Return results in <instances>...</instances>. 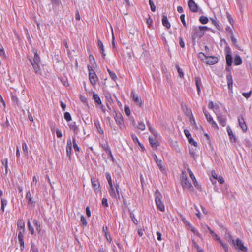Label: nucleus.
Instances as JSON below:
<instances>
[{"label": "nucleus", "instance_id": "nucleus-1", "mask_svg": "<svg viewBox=\"0 0 252 252\" xmlns=\"http://www.w3.org/2000/svg\"><path fill=\"white\" fill-rule=\"evenodd\" d=\"M208 29L206 26H200L198 27L193 26L191 33V37L194 44L195 43L196 38H201L204 34V31Z\"/></svg>", "mask_w": 252, "mask_h": 252}, {"label": "nucleus", "instance_id": "nucleus-2", "mask_svg": "<svg viewBox=\"0 0 252 252\" xmlns=\"http://www.w3.org/2000/svg\"><path fill=\"white\" fill-rule=\"evenodd\" d=\"M155 202L157 208L162 212L165 211V207L163 202L161 201L162 196L158 190H157L155 193Z\"/></svg>", "mask_w": 252, "mask_h": 252}, {"label": "nucleus", "instance_id": "nucleus-3", "mask_svg": "<svg viewBox=\"0 0 252 252\" xmlns=\"http://www.w3.org/2000/svg\"><path fill=\"white\" fill-rule=\"evenodd\" d=\"M181 185L185 189H187L189 191L193 190V187L192 186L191 183L189 182L188 177L185 176H183L182 180H181Z\"/></svg>", "mask_w": 252, "mask_h": 252}, {"label": "nucleus", "instance_id": "nucleus-4", "mask_svg": "<svg viewBox=\"0 0 252 252\" xmlns=\"http://www.w3.org/2000/svg\"><path fill=\"white\" fill-rule=\"evenodd\" d=\"M234 247L240 251L242 252H246L247 251V248L244 245L242 241L239 239H237L236 241L234 240V243H231Z\"/></svg>", "mask_w": 252, "mask_h": 252}, {"label": "nucleus", "instance_id": "nucleus-5", "mask_svg": "<svg viewBox=\"0 0 252 252\" xmlns=\"http://www.w3.org/2000/svg\"><path fill=\"white\" fill-rule=\"evenodd\" d=\"M216 117L219 124L221 125L222 127H225L226 125V116L224 115H222L220 113L218 112H215Z\"/></svg>", "mask_w": 252, "mask_h": 252}, {"label": "nucleus", "instance_id": "nucleus-6", "mask_svg": "<svg viewBox=\"0 0 252 252\" xmlns=\"http://www.w3.org/2000/svg\"><path fill=\"white\" fill-rule=\"evenodd\" d=\"M226 69L229 71V72L226 75V80L228 85V88L230 93L233 92V78L231 73L229 70V67H227Z\"/></svg>", "mask_w": 252, "mask_h": 252}, {"label": "nucleus", "instance_id": "nucleus-7", "mask_svg": "<svg viewBox=\"0 0 252 252\" xmlns=\"http://www.w3.org/2000/svg\"><path fill=\"white\" fill-rule=\"evenodd\" d=\"M152 157L154 159V160L156 162L158 166V167L159 170L161 171H163L165 170V166L163 164L162 161L161 159H159L158 158L156 154H152Z\"/></svg>", "mask_w": 252, "mask_h": 252}, {"label": "nucleus", "instance_id": "nucleus-8", "mask_svg": "<svg viewBox=\"0 0 252 252\" xmlns=\"http://www.w3.org/2000/svg\"><path fill=\"white\" fill-rule=\"evenodd\" d=\"M188 6L191 11L192 12H197L198 11V6L193 0H189L188 1Z\"/></svg>", "mask_w": 252, "mask_h": 252}, {"label": "nucleus", "instance_id": "nucleus-9", "mask_svg": "<svg viewBox=\"0 0 252 252\" xmlns=\"http://www.w3.org/2000/svg\"><path fill=\"white\" fill-rule=\"evenodd\" d=\"M212 236L216 240L219 242L225 252H228V245L226 243H224L216 233H214Z\"/></svg>", "mask_w": 252, "mask_h": 252}, {"label": "nucleus", "instance_id": "nucleus-10", "mask_svg": "<svg viewBox=\"0 0 252 252\" xmlns=\"http://www.w3.org/2000/svg\"><path fill=\"white\" fill-rule=\"evenodd\" d=\"M184 132L188 140L189 143L190 144L193 145L195 147H197V143L192 138L189 131L187 129H185L184 130Z\"/></svg>", "mask_w": 252, "mask_h": 252}, {"label": "nucleus", "instance_id": "nucleus-11", "mask_svg": "<svg viewBox=\"0 0 252 252\" xmlns=\"http://www.w3.org/2000/svg\"><path fill=\"white\" fill-rule=\"evenodd\" d=\"M24 233L23 231H19L18 234V239L20 243V249L23 251L25 248L24 241Z\"/></svg>", "mask_w": 252, "mask_h": 252}, {"label": "nucleus", "instance_id": "nucleus-12", "mask_svg": "<svg viewBox=\"0 0 252 252\" xmlns=\"http://www.w3.org/2000/svg\"><path fill=\"white\" fill-rule=\"evenodd\" d=\"M69 128L72 130L75 134L77 135L79 132V126L76 125L75 122H70L68 123Z\"/></svg>", "mask_w": 252, "mask_h": 252}, {"label": "nucleus", "instance_id": "nucleus-13", "mask_svg": "<svg viewBox=\"0 0 252 252\" xmlns=\"http://www.w3.org/2000/svg\"><path fill=\"white\" fill-rule=\"evenodd\" d=\"M92 72L89 73V78L91 83L93 85L96 84L98 79L94 70H92Z\"/></svg>", "mask_w": 252, "mask_h": 252}, {"label": "nucleus", "instance_id": "nucleus-14", "mask_svg": "<svg viewBox=\"0 0 252 252\" xmlns=\"http://www.w3.org/2000/svg\"><path fill=\"white\" fill-rule=\"evenodd\" d=\"M114 118L116 123L119 126L120 128L121 129H123L125 127V126L124 125L123 118L122 115L116 114L114 116Z\"/></svg>", "mask_w": 252, "mask_h": 252}, {"label": "nucleus", "instance_id": "nucleus-15", "mask_svg": "<svg viewBox=\"0 0 252 252\" xmlns=\"http://www.w3.org/2000/svg\"><path fill=\"white\" fill-rule=\"evenodd\" d=\"M218 62V58L216 56H207L205 63L209 65H213Z\"/></svg>", "mask_w": 252, "mask_h": 252}, {"label": "nucleus", "instance_id": "nucleus-16", "mask_svg": "<svg viewBox=\"0 0 252 252\" xmlns=\"http://www.w3.org/2000/svg\"><path fill=\"white\" fill-rule=\"evenodd\" d=\"M187 171L188 172V173L190 177V178L192 180V181L193 182V184L195 186V187L198 189H201V187L198 184L193 173H192V172L191 171V170L189 169V168H188L187 169Z\"/></svg>", "mask_w": 252, "mask_h": 252}, {"label": "nucleus", "instance_id": "nucleus-17", "mask_svg": "<svg viewBox=\"0 0 252 252\" xmlns=\"http://www.w3.org/2000/svg\"><path fill=\"white\" fill-rule=\"evenodd\" d=\"M131 96L135 103H136L139 107H142V101L141 98L139 97L138 95L135 94L134 91H132L131 93Z\"/></svg>", "mask_w": 252, "mask_h": 252}, {"label": "nucleus", "instance_id": "nucleus-18", "mask_svg": "<svg viewBox=\"0 0 252 252\" xmlns=\"http://www.w3.org/2000/svg\"><path fill=\"white\" fill-rule=\"evenodd\" d=\"M238 121L239 122V125L241 128H242V130L244 132L246 131L247 130V126L243 117L242 116L238 117Z\"/></svg>", "mask_w": 252, "mask_h": 252}, {"label": "nucleus", "instance_id": "nucleus-19", "mask_svg": "<svg viewBox=\"0 0 252 252\" xmlns=\"http://www.w3.org/2000/svg\"><path fill=\"white\" fill-rule=\"evenodd\" d=\"M195 85L197 88V93L199 95L201 93V88L202 86L201 78L199 77H195L194 78Z\"/></svg>", "mask_w": 252, "mask_h": 252}, {"label": "nucleus", "instance_id": "nucleus-20", "mask_svg": "<svg viewBox=\"0 0 252 252\" xmlns=\"http://www.w3.org/2000/svg\"><path fill=\"white\" fill-rule=\"evenodd\" d=\"M31 63L34 70L35 73L36 74H40L41 73V69L39 66L40 63H32V60H30Z\"/></svg>", "mask_w": 252, "mask_h": 252}, {"label": "nucleus", "instance_id": "nucleus-21", "mask_svg": "<svg viewBox=\"0 0 252 252\" xmlns=\"http://www.w3.org/2000/svg\"><path fill=\"white\" fill-rule=\"evenodd\" d=\"M227 131L228 134L229 135L230 141L233 143H235L236 142V138L234 134L233 133V131L228 126L227 128Z\"/></svg>", "mask_w": 252, "mask_h": 252}, {"label": "nucleus", "instance_id": "nucleus-22", "mask_svg": "<svg viewBox=\"0 0 252 252\" xmlns=\"http://www.w3.org/2000/svg\"><path fill=\"white\" fill-rule=\"evenodd\" d=\"M25 222L22 219H19L17 221V227L19 231H23V232H25Z\"/></svg>", "mask_w": 252, "mask_h": 252}, {"label": "nucleus", "instance_id": "nucleus-23", "mask_svg": "<svg viewBox=\"0 0 252 252\" xmlns=\"http://www.w3.org/2000/svg\"><path fill=\"white\" fill-rule=\"evenodd\" d=\"M72 143L70 139H68L67 142V146L66 147V155L67 156L70 157L72 151Z\"/></svg>", "mask_w": 252, "mask_h": 252}, {"label": "nucleus", "instance_id": "nucleus-24", "mask_svg": "<svg viewBox=\"0 0 252 252\" xmlns=\"http://www.w3.org/2000/svg\"><path fill=\"white\" fill-rule=\"evenodd\" d=\"M108 192L111 197L114 199L118 198L117 192H115L113 186H109L108 188Z\"/></svg>", "mask_w": 252, "mask_h": 252}, {"label": "nucleus", "instance_id": "nucleus-25", "mask_svg": "<svg viewBox=\"0 0 252 252\" xmlns=\"http://www.w3.org/2000/svg\"><path fill=\"white\" fill-rule=\"evenodd\" d=\"M224 238L227 241H228L230 244L234 243V240L232 235L230 234L229 232L227 229H225V234Z\"/></svg>", "mask_w": 252, "mask_h": 252}, {"label": "nucleus", "instance_id": "nucleus-26", "mask_svg": "<svg viewBox=\"0 0 252 252\" xmlns=\"http://www.w3.org/2000/svg\"><path fill=\"white\" fill-rule=\"evenodd\" d=\"M149 141L152 147L157 148L159 146V143L158 140L153 138L152 136L149 137Z\"/></svg>", "mask_w": 252, "mask_h": 252}, {"label": "nucleus", "instance_id": "nucleus-27", "mask_svg": "<svg viewBox=\"0 0 252 252\" xmlns=\"http://www.w3.org/2000/svg\"><path fill=\"white\" fill-rule=\"evenodd\" d=\"M91 182L92 184V186L94 189V190L96 191L98 188L99 187V183L98 180L94 178H91Z\"/></svg>", "mask_w": 252, "mask_h": 252}, {"label": "nucleus", "instance_id": "nucleus-28", "mask_svg": "<svg viewBox=\"0 0 252 252\" xmlns=\"http://www.w3.org/2000/svg\"><path fill=\"white\" fill-rule=\"evenodd\" d=\"M187 224L189 227L190 231L193 233L195 235H197V236L200 237L201 234L199 233L198 230L195 228L194 226H193L189 222H187Z\"/></svg>", "mask_w": 252, "mask_h": 252}, {"label": "nucleus", "instance_id": "nucleus-29", "mask_svg": "<svg viewBox=\"0 0 252 252\" xmlns=\"http://www.w3.org/2000/svg\"><path fill=\"white\" fill-rule=\"evenodd\" d=\"M97 45L99 49L100 52L101 53L103 58H105L106 54L104 53V49L102 41L100 40H98Z\"/></svg>", "mask_w": 252, "mask_h": 252}, {"label": "nucleus", "instance_id": "nucleus-30", "mask_svg": "<svg viewBox=\"0 0 252 252\" xmlns=\"http://www.w3.org/2000/svg\"><path fill=\"white\" fill-rule=\"evenodd\" d=\"M162 22L163 25L166 27L167 29H169L170 28V24L167 19V16L165 15L162 16Z\"/></svg>", "mask_w": 252, "mask_h": 252}, {"label": "nucleus", "instance_id": "nucleus-31", "mask_svg": "<svg viewBox=\"0 0 252 252\" xmlns=\"http://www.w3.org/2000/svg\"><path fill=\"white\" fill-rule=\"evenodd\" d=\"M33 223L34 226L36 228V230L37 231L38 233H40L41 231V224L40 223L36 220H33Z\"/></svg>", "mask_w": 252, "mask_h": 252}, {"label": "nucleus", "instance_id": "nucleus-32", "mask_svg": "<svg viewBox=\"0 0 252 252\" xmlns=\"http://www.w3.org/2000/svg\"><path fill=\"white\" fill-rule=\"evenodd\" d=\"M26 198L27 200L28 205H32L33 203L32 195L30 191L27 192Z\"/></svg>", "mask_w": 252, "mask_h": 252}, {"label": "nucleus", "instance_id": "nucleus-33", "mask_svg": "<svg viewBox=\"0 0 252 252\" xmlns=\"http://www.w3.org/2000/svg\"><path fill=\"white\" fill-rule=\"evenodd\" d=\"M182 107L186 115L190 117L193 116L190 109L188 108L186 105H183Z\"/></svg>", "mask_w": 252, "mask_h": 252}, {"label": "nucleus", "instance_id": "nucleus-34", "mask_svg": "<svg viewBox=\"0 0 252 252\" xmlns=\"http://www.w3.org/2000/svg\"><path fill=\"white\" fill-rule=\"evenodd\" d=\"M94 125L98 132L101 134H103V130L101 127L100 124L98 120L94 121Z\"/></svg>", "mask_w": 252, "mask_h": 252}, {"label": "nucleus", "instance_id": "nucleus-35", "mask_svg": "<svg viewBox=\"0 0 252 252\" xmlns=\"http://www.w3.org/2000/svg\"><path fill=\"white\" fill-rule=\"evenodd\" d=\"M208 107L210 109L213 110L214 112H218L217 110L219 109V106L217 104H214L212 101H210L208 104Z\"/></svg>", "mask_w": 252, "mask_h": 252}, {"label": "nucleus", "instance_id": "nucleus-36", "mask_svg": "<svg viewBox=\"0 0 252 252\" xmlns=\"http://www.w3.org/2000/svg\"><path fill=\"white\" fill-rule=\"evenodd\" d=\"M103 231H104L105 233V236L108 242L110 243L111 241V238L110 237V235L109 234V233L107 231V227H103Z\"/></svg>", "mask_w": 252, "mask_h": 252}, {"label": "nucleus", "instance_id": "nucleus-37", "mask_svg": "<svg viewBox=\"0 0 252 252\" xmlns=\"http://www.w3.org/2000/svg\"><path fill=\"white\" fill-rule=\"evenodd\" d=\"M34 57L33 60H32V63H40V58L39 55L37 54V51L34 52Z\"/></svg>", "mask_w": 252, "mask_h": 252}, {"label": "nucleus", "instance_id": "nucleus-38", "mask_svg": "<svg viewBox=\"0 0 252 252\" xmlns=\"http://www.w3.org/2000/svg\"><path fill=\"white\" fill-rule=\"evenodd\" d=\"M225 58L227 65L229 66H231L233 61L231 55H226Z\"/></svg>", "mask_w": 252, "mask_h": 252}, {"label": "nucleus", "instance_id": "nucleus-39", "mask_svg": "<svg viewBox=\"0 0 252 252\" xmlns=\"http://www.w3.org/2000/svg\"><path fill=\"white\" fill-rule=\"evenodd\" d=\"M242 63L241 58L240 56L237 55L234 58V64L236 65H239Z\"/></svg>", "mask_w": 252, "mask_h": 252}, {"label": "nucleus", "instance_id": "nucleus-40", "mask_svg": "<svg viewBox=\"0 0 252 252\" xmlns=\"http://www.w3.org/2000/svg\"><path fill=\"white\" fill-rule=\"evenodd\" d=\"M11 97L12 101L13 102H14L15 104H16L17 105H19V99H18V98L17 97V95L15 94L11 93Z\"/></svg>", "mask_w": 252, "mask_h": 252}, {"label": "nucleus", "instance_id": "nucleus-41", "mask_svg": "<svg viewBox=\"0 0 252 252\" xmlns=\"http://www.w3.org/2000/svg\"><path fill=\"white\" fill-rule=\"evenodd\" d=\"M93 99L95 102L97 103L98 104H101V101L100 100V98L98 95L96 94H93Z\"/></svg>", "mask_w": 252, "mask_h": 252}, {"label": "nucleus", "instance_id": "nucleus-42", "mask_svg": "<svg viewBox=\"0 0 252 252\" xmlns=\"http://www.w3.org/2000/svg\"><path fill=\"white\" fill-rule=\"evenodd\" d=\"M196 152L197 150L196 148L194 149L193 148H189V154L191 155V156L194 158H195V157L197 156Z\"/></svg>", "mask_w": 252, "mask_h": 252}, {"label": "nucleus", "instance_id": "nucleus-43", "mask_svg": "<svg viewBox=\"0 0 252 252\" xmlns=\"http://www.w3.org/2000/svg\"><path fill=\"white\" fill-rule=\"evenodd\" d=\"M22 149L25 156L28 157V146L25 142L22 143Z\"/></svg>", "mask_w": 252, "mask_h": 252}, {"label": "nucleus", "instance_id": "nucleus-44", "mask_svg": "<svg viewBox=\"0 0 252 252\" xmlns=\"http://www.w3.org/2000/svg\"><path fill=\"white\" fill-rule=\"evenodd\" d=\"M203 112L204 113V115L205 116L206 119L207 120L208 122H210L213 119L211 116V115L208 113L205 109H203Z\"/></svg>", "mask_w": 252, "mask_h": 252}, {"label": "nucleus", "instance_id": "nucleus-45", "mask_svg": "<svg viewBox=\"0 0 252 252\" xmlns=\"http://www.w3.org/2000/svg\"><path fill=\"white\" fill-rule=\"evenodd\" d=\"M199 21L203 24H207L208 22V19L207 17L204 16H201L199 18Z\"/></svg>", "mask_w": 252, "mask_h": 252}, {"label": "nucleus", "instance_id": "nucleus-46", "mask_svg": "<svg viewBox=\"0 0 252 252\" xmlns=\"http://www.w3.org/2000/svg\"><path fill=\"white\" fill-rule=\"evenodd\" d=\"M106 178L108 181L109 186H111L112 185H113L111 175L109 173H106Z\"/></svg>", "mask_w": 252, "mask_h": 252}, {"label": "nucleus", "instance_id": "nucleus-47", "mask_svg": "<svg viewBox=\"0 0 252 252\" xmlns=\"http://www.w3.org/2000/svg\"><path fill=\"white\" fill-rule=\"evenodd\" d=\"M1 203L2 213H3L4 212L5 207L7 205V201L6 199L2 198L1 200Z\"/></svg>", "mask_w": 252, "mask_h": 252}, {"label": "nucleus", "instance_id": "nucleus-48", "mask_svg": "<svg viewBox=\"0 0 252 252\" xmlns=\"http://www.w3.org/2000/svg\"><path fill=\"white\" fill-rule=\"evenodd\" d=\"M27 225L28 227V229L30 232L31 234L32 235H33L34 234V230L33 227L31 225L30 221L29 220L28 221Z\"/></svg>", "mask_w": 252, "mask_h": 252}, {"label": "nucleus", "instance_id": "nucleus-49", "mask_svg": "<svg viewBox=\"0 0 252 252\" xmlns=\"http://www.w3.org/2000/svg\"><path fill=\"white\" fill-rule=\"evenodd\" d=\"M64 118L66 120V121L68 123L70 122L72 119L70 114L68 112H65L64 115Z\"/></svg>", "mask_w": 252, "mask_h": 252}, {"label": "nucleus", "instance_id": "nucleus-50", "mask_svg": "<svg viewBox=\"0 0 252 252\" xmlns=\"http://www.w3.org/2000/svg\"><path fill=\"white\" fill-rule=\"evenodd\" d=\"M137 128L141 130H144L145 129V125L143 122L140 121L138 122Z\"/></svg>", "mask_w": 252, "mask_h": 252}, {"label": "nucleus", "instance_id": "nucleus-51", "mask_svg": "<svg viewBox=\"0 0 252 252\" xmlns=\"http://www.w3.org/2000/svg\"><path fill=\"white\" fill-rule=\"evenodd\" d=\"M72 143H73V148H74V149L75 151H78V152H79L80 151V148L78 146L76 142V140L74 138H73V139H72Z\"/></svg>", "mask_w": 252, "mask_h": 252}, {"label": "nucleus", "instance_id": "nucleus-52", "mask_svg": "<svg viewBox=\"0 0 252 252\" xmlns=\"http://www.w3.org/2000/svg\"><path fill=\"white\" fill-rule=\"evenodd\" d=\"M176 67L177 69V71L179 73V75L181 78H183L184 76V72H183L182 70L180 68L179 66L178 65H176Z\"/></svg>", "mask_w": 252, "mask_h": 252}, {"label": "nucleus", "instance_id": "nucleus-53", "mask_svg": "<svg viewBox=\"0 0 252 252\" xmlns=\"http://www.w3.org/2000/svg\"><path fill=\"white\" fill-rule=\"evenodd\" d=\"M209 123L212 126L218 130L219 129V126L217 125V124L216 123V122L214 120V119H213L211 121H210V122H209Z\"/></svg>", "mask_w": 252, "mask_h": 252}, {"label": "nucleus", "instance_id": "nucleus-54", "mask_svg": "<svg viewBox=\"0 0 252 252\" xmlns=\"http://www.w3.org/2000/svg\"><path fill=\"white\" fill-rule=\"evenodd\" d=\"M198 57L201 60H202L203 61H204L205 62V61L206 60L207 58V56L205 55L202 52H200L199 54H198Z\"/></svg>", "mask_w": 252, "mask_h": 252}, {"label": "nucleus", "instance_id": "nucleus-55", "mask_svg": "<svg viewBox=\"0 0 252 252\" xmlns=\"http://www.w3.org/2000/svg\"><path fill=\"white\" fill-rule=\"evenodd\" d=\"M149 2L151 11L155 12L156 11V6L154 5L153 1L152 0H149Z\"/></svg>", "mask_w": 252, "mask_h": 252}, {"label": "nucleus", "instance_id": "nucleus-56", "mask_svg": "<svg viewBox=\"0 0 252 252\" xmlns=\"http://www.w3.org/2000/svg\"><path fill=\"white\" fill-rule=\"evenodd\" d=\"M37 182V179H36V177L35 176H34L32 178V182L31 185L32 188H34V187L36 185Z\"/></svg>", "mask_w": 252, "mask_h": 252}, {"label": "nucleus", "instance_id": "nucleus-57", "mask_svg": "<svg viewBox=\"0 0 252 252\" xmlns=\"http://www.w3.org/2000/svg\"><path fill=\"white\" fill-rule=\"evenodd\" d=\"M2 164L4 166V167L5 168L6 173H7V169H8V159L7 158L3 159L2 161Z\"/></svg>", "mask_w": 252, "mask_h": 252}, {"label": "nucleus", "instance_id": "nucleus-58", "mask_svg": "<svg viewBox=\"0 0 252 252\" xmlns=\"http://www.w3.org/2000/svg\"><path fill=\"white\" fill-rule=\"evenodd\" d=\"M81 223L84 226H86L87 224L86 218L83 215H81L80 219Z\"/></svg>", "mask_w": 252, "mask_h": 252}, {"label": "nucleus", "instance_id": "nucleus-59", "mask_svg": "<svg viewBox=\"0 0 252 252\" xmlns=\"http://www.w3.org/2000/svg\"><path fill=\"white\" fill-rule=\"evenodd\" d=\"M124 111H125L126 114L127 116L130 115L131 112H130V110L128 106L125 105L124 107Z\"/></svg>", "mask_w": 252, "mask_h": 252}, {"label": "nucleus", "instance_id": "nucleus-60", "mask_svg": "<svg viewBox=\"0 0 252 252\" xmlns=\"http://www.w3.org/2000/svg\"><path fill=\"white\" fill-rule=\"evenodd\" d=\"M150 132L154 135V136L157 138L158 137L159 135L158 133V132H157V131L154 128H150Z\"/></svg>", "mask_w": 252, "mask_h": 252}, {"label": "nucleus", "instance_id": "nucleus-61", "mask_svg": "<svg viewBox=\"0 0 252 252\" xmlns=\"http://www.w3.org/2000/svg\"><path fill=\"white\" fill-rule=\"evenodd\" d=\"M102 148H103V149L105 151V152L107 153L108 152H109L110 151H111L110 148L107 143L103 145Z\"/></svg>", "mask_w": 252, "mask_h": 252}, {"label": "nucleus", "instance_id": "nucleus-62", "mask_svg": "<svg viewBox=\"0 0 252 252\" xmlns=\"http://www.w3.org/2000/svg\"><path fill=\"white\" fill-rule=\"evenodd\" d=\"M252 94V91H250L248 93H243L242 95L243 96H244L246 98L248 99L249 98Z\"/></svg>", "mask_w": 252, "mask_h": 252}, {"label": "nucleus", "instance_id": "nucleus-63", "mask_svg": "<svg viewBox=\"0 0 252 252\" xmlns=\"http://www.w3.org/2000/svg\"><path fill=\"white\" fill-rule=\"evenodd\" d=\"M185 17V14H182L180 16V19H181V22H182L183 25H184V27H186V23Z\"/></svg>", "mask_w": 252, "mask_h": 252}, {"label": "nucleus", "instance_id": "nucleus-64", "mask_svg": "<svg viewBox=\"0 0 252 252\" xmlns=\"http://www.w3.org/2000/svg\"><path fill=\"white\" fill-rule=\"evenodd\" d=\"M226 55H231V50L229 46H227L225 48Z\"/></svg>", "mask_w": 252, "mask_h": 252}]
</instances>
